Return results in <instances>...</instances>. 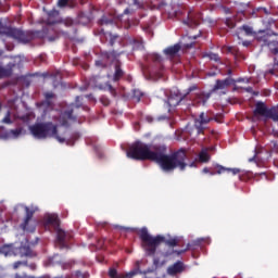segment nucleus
<instances>
[{"label":"nucleus","instance_id":"f257e3e1","mask_svg":"<svg viewBox=\"0 0 278 278\" xmlns=\"http://www.w3.org/2000/svg\"><path fill=\"white\" fill-rule=\"evenodd\" d=\"M139 238L142 242L141 247L143 251H146V255H149L150 257L155 255L157 247L161 244H166V247H175V239L166 240V237L160 235L156 237L150 236L147 228H142L140 230Z\"/></svg>","mask_w":278,"mask_h":278},{"label":"nucleus","instance_id":"f03ea898","mask_svg":"<svg viewBox=\"0 0 278 278\" xmlns=\"http://www.w3.org/2000/svg\"><path fill=\"white\" fill-rule=\"evenodd\" d=\"M30 134L38 140H45L47 138H55L58 142L64 143L65 139L58 135V126L51 122L37 123L30 126Z\"/></svg>","mask_w":278,"mask_h":278},{"label":"nucleus","instance_id":"7ed1b4c3","mask_svg":"<svg viewBox=\"0 0 278 278\" xmlns=\"http://www.w3.org/2000/svg\"><path fill=\"white\" fill-rule=\"evenodd\" d=\"M155 153V146L151 147V144H147L142 141L134 142L127 151V157L130 160H138L144 162L149 160H153V155Z\"/></svg>","mask_w":278,"mask_h":278},{"label":"nucleus","instance_id":"20e7f679","mask_svg":"<svg viewBox=\"0 0 278 278\" xmlns=\"http://www.w3.org/2000/svg\"><path fill=\"white\" fill-rule=\"evenodd\" d=\"M151 162H155L162 170L168 173V170L175 169V153L168 155L166 154V146H154V154Z\"/></svg>","mask_w":278,"mask_h":278},{"label":"nucleus","instance_id":"39448f33","mask_svg":"<svg viewBox=\"0 0 278 278\" xmlns=\"http://www.w3.org/2000/svg\"><path fill=\"white\" fill-rule=\"evenodd\" d=\"M81 108V97H76V104H72L67 110L61 113L59 117V123L62 127H70V123H75L77 121V110Z\"/></svg>","mask_w":278,"mask_h":278},{"label":"nucleus","instance_id":"423d86ee","mask_svg":"<svg viewBox=\"0 0 278 278\" xmlns=\"http://www.w3.org/2000/svg\"><path fill=\"white\" fill-rule=\"evenodd\" d=\"M3 34L8 38H13V40H17V42H23L24 45L31 42V35L17 28L8 27Z\"/></svg>","mask_w":278,"mask_h":278},{"label":"nucleus","instance_id":"0eeeda50","mask_svg":"<svg viewBox=\"0 0 278 278\" xmlns=\"http://www.w3.org/2000/svg\"><path fill=\"white\" fill-rule=\"evenodd\" d=\"M123 52H117L116 50L113 51H102L100 53V59L96 61V66H100V68H108V64L112 60H116V58L121 56Z\"/></svg>","mask_w":278,"mask_h":278},{"label":"nucleus","instance_id":"6e6552de","mask_svg":"<svg viewBox=\"0 0 278 278\" xmlns=\"http://www.w3.org/2000/svg\"><path fill=\"white\" fill-rule=\"evenodd\" d=\"M73 238L71 232L64 231L62 228L56 230L55 245L59 249H68V241Z\"/></svg>","mask_w":278,"mask_h":278},{"label":"nucleus","instance_id":"1a4fd4ad","mask_svg":"<svg viewBox=\"0 0 278 278\" xmlns=\"http://www.w3.org/2000/svg\"><path fill=\"white\" fill-rule=\"evenodd\" d=\"M186 160H188V151L186 149H180L175 154V168L184 170L186 168Z\"/></svg>","mask_w":278,"mask_h":278},{"label":"nucleus","instance_id":"9d476101","mask_svg":"<svg viewBox=\"0 0 278 278\" xmlns=\"http://www.w3.org/2000/svg\"><path fill=\"white\" fill-rule=\"evenodd\" d=\"M175 253L176 255H181L182 253H186V251H189L191 248L190 243L186 244L184 241V237H176L175 239Z\"/></svg>","mask_w":278,"mask_h":278},{"label":"nucleus","instance_id":"9b49d317","mask_svg":"<svg viewBox=\"0 0 278 278\" xmlns=\"http://www.w3.org/2000/svg\"><path fill=\"white\" fill-rule=\"evenodd\" d=\"M14 68H16V63H8L5 67L0 63V79H5L12 77L14 74Z\"/></svg>","mask_w":278,"mask_h":278},{"label":"nucleus","instance_id":"f8f14e48","mask_svg":"<svg viewBox=\"0 0 278 278\" xmlns=\"http://www.w3.org/2000/svg\"><path fill=\"white\" fill-rule=\"evenodd\" d=\"M123 64L121 61H116L115 63V72L113 74V81H121L123 77H125V71H123Z\"/></svg>","mask_w":278,"mask_h":278},{"label":"nucleus","instance_id":"ddd939ff","mask_svg":"<svg viewBox=\"0 0 278 278\" xmlns=\"http://www.w3.org/2000/svg\"><path fill=\"white\" fill-rule=\"evenodd\" d=\"M58 16H60V11L52 10L48 13V18L42 20L46 25H55L58 23Z\"/></svg>","mask_w":278,"mask_h":278},{"label":"nucleus","instance_id":"4468645a","mask_svg":"<svg viewBox=\"0 0 278 278\" xmlns=\"http://www.w3.org/2000/svg\"><path fill=\"white\" fill-rule=\"evenodd\" d=\"M25 212H26V216L22 224L23 229H27V227H29V220H31V218H34V214H36V210H30L29 206H26Z\"/></svg>","mask_w":278,"mask_h":278},{"label":"nucleus","instance_id":"2eb2a0df","mask_svg":"<svg viewBox=\"0 0 278 278\" xmlns=\"http://www.w3.org/2000/svg\"><path fill=\"white\" fill-rule=\"evenodd\" d=\"M17 253L20 257H34V251H31V248L29 245H21L17 249Z\"/></svg>","mask_w":278,"mask_h":278},{"label":"nucleus","instance_id":"dca6fc26","mask_svg":"<svg viewBox=\"0 0 278 278\" xmlns=\"http://www.w3.org/2000/svg\"><path fill=\"white\" fill-rule=\"evenodd\" d=\"M210 151H214V148H203L198 155L199 162H202L203 164L210 162Z\"/></svg>","mask_w":278,"mask_h":278},{"label":"nucleus","instance_id":"f3484780","mask_svg":"<svg viewBox=\"0 0 278 278\" xmlns=\"http://www.w3.org/2000/svg\"><path fill=\"white\" fill-rule=\"evenodd\" d=\"M184 23L185 25H188V27H197L199 25V16H197L194 13H190Z\"/></svg>","mask_w":278,"mask_h":278},{"label":"nucleus","instance_id":"a211bd4d","mask_svg":"<svg viewBox=\"0 0 278 278\" xmlns=\"http://www.w3.org/2000/svg\"><path fill=\"white\" fill-rule=\"evenodd\" d=\"M23 134H25V129L23 127H17L15 129H11L7 131L8 138H13V139L21 138Z\"/></svg>","mask_w":278,"mask_h":278},{"label":"nucleus","instance_id":"6ab92c4d","mask_svg":"<svg viewBox=\"0 0 278 278\" xmlns=\"http://www.w3.org/2000/svg\"><path fill=\"white\" fill-rule=\"evenodd\" d=\"M21 266H26V267L30 268V270H36V263L28 264L27 261H17V262L13 263L14 270H18V268H21Z\"/></svg>","mask_w":278,"mask_h":278},{"label":"nucleus","instance_id":"aec40b11","mask_svg":"<svg viewBox=\"0 0 278 278\" xmlns=\"http://www.w3.org/2000/svg\"><path fill=\"white\" fill-rule=\"evenodd\" d=\"M211 118L208 116H206L205 113H201L199 118L195 121V125L198 127H201L202 125H207V123H210Z\"/></svg>","mask_w":278,"mask_h":278},{"label":"nucleus","instance_id":"412c9836","mask_svg":"<svg viewBox=\"0 0 278 278\" xmlns=\"http://www.w3.org/2000/svg\"><path fill=\"white\" fill-rule=\"evenodd\" d=\"M58 8L64 9V8H74L75 1L73 0H58L56 3Z\"/></svg>","mask_w":278,"mask_h":278},{"label":"nucleus","instance_id":"4be33fe9","mask_svg":"<svg viewBox=\"0 0 278 278\" xmlns=\"http://www.w3.org/2000/svg\"><path fill=\"white\" fill-rule=\"evenodd\" d=\"M149 60H151V62H153L154 64H159L162 68V62H163L162 55L157 53H153V54H150Z\"/></svg>","mask_w":278,"mask_h":278},{"label":"nucleus","instance_id":"5701e85b","mask_svg":"<svg viewBox=\"0 0 278 278\" xmlns=\"http://www.w3.org/2000/svg\"><path fill=\"white\" fill-rule=\"evenodd\" d=\"M164 55L169 60H175V46H170L164 50Z\"/></svg>","mask_w":278,"mask_h":278},{"label":"nucleus","instance_id":"b1692460","mask_svg":"<svg viewBox=\"0 0 278 278\" xmlns=\"http://www.w3.org/2000/svg\"><path fill=\"white\" fill-rule=\"evenodd\" d=\"M188 270V266H186L182 262H177L175 264V273L176 275L179 273H186Z\"/></svg>","mask_w":278,"mask_h":278},{"label":"nucleus","instance_id":"393cba45","mask_svg":"<svg viewBox=\"0 0 278 278\" xmlns=\"http://www.w3.org/2000/svg\"><path fill=\"white\" fill-rule=\"evenodd\" d=\"M208 99H210V96H205L203 93H200V94L197 96L194 101L199 105H201V103H202V105H205V103L207 102Z\"/></svg>","mask_w":278,"mask_h":278},{"label":"nucleus","instance_id":"a878e982","mask_svg":"<svg viewBox=\"0 0 278 278\" xmlns=\"http://www.w3.org/2000/svg\"><path fill=\"white\" fill-rule=\"evenodd\" d=\"M227 86H229V80H217L214 90H224Z\"/></svg>","mask_w":278,"mask_h":278},{"label":"nucleus","instance_id":"bb28decb","mask_svg":"<svg viewBox=\"0 0 278 278\" xmlns=\"http://www.w3.org/2000/svg\"><path fill=\"white\" fill-rule=\"evenodd\" d=\"M46 223H47V225H58V223H60V220L58 219L56 215H49L46 218Z\"/></svg>","mask_w":278,"mask_h":278},{"label":"nucleus","instance_id":"cd10ccee","mask_svg":"<svg viewBox=\"0 0 278 278\" xmlns=\"http://www.w3.org/2000/svg\"><path fill=\"white\" fill-rule=\"evenodd\" d=\"M54 98H55V93H53V92H46L45 93L46 104L48 106L53 105V102H51V99H54Z\"/></svg>","mask_w":278,"mask_h":278},{"label":"nucleus","instance_id":"c85d7f7f","mask_svg":"<svg viewBox=\"0 0 278 278\" xmlns=\"http://www.w3.org/2000/svg\"><path fill=\"white\" fill-rule=\"evenodd\" d=\"M100 25H114V18L102 16L100 20Z\"/></svg>","mask_w":278,"mask_h":278},{"label":"nucleus","instance_id":"c756f323","mask_svg":"<svg viewBox=\"0 0 278 278\" xmlns=\"http://www.w3.org/2000/svg\"><path fill=\"white\" fill-rule=\"evenodd\" d=\"M132 49L135 51H141L142 49H144V45L142 43V41L134 40L132 41Z\"/></svg>","mask_w":278,"mask_h":278},{"label":"nucleus","instance_id":"7c9ffc66","mask_svg":"<svg viewBox=\"0 0 278 278\" xmlns=\"http://www.w3.org/2000/svg\"><path fill=\"white\" fill-rule=\"evenodd\" d=\"M12 113L10 111L7 112L4 118H2L1 123L4 125H12Z\"/></svg>","mask_w":278,"mask_h":278},{"label":"nucleus","instance_id":"2f4dec72","mask_svg":"<svg viewBox=\"0 0 278 278\" xmlns=\"http://www.w3.org/2000/svg\"><path fill=\"white\" fill-rule=\"evenodd\" d=\"M61 25H64L65 27H73V25H75V22L73 21V18L67 17L61 22Z\"/></svg>","mask_w":278,"mask_h":278},{"label":"nucleus","instance_id":"473e14b6","mask_svg":"<svg viewBox=\"0 0 278 278\" xmlns=\"http://www.w3.org/2000/svg\"><path fill=\"white\" fill-rule=\"evenodd\" d=\"M75 277L76 278H88V277H90V273L81 271V270H76L75 271Z\"/></svg>","mask_w":278,"mask_h":278},{"label":"nucleus","instance_id":"72a5a7b5","mask_svg":"<svg viewBox=\"0 0 278 278\" xmlns=\"http://www.w3.org/2000/svg\"><path fill=\"white\" fill-rule=\"evenodd\" d=\"M136 275H138V271L131 270V271L126 273V274H119L118 278H134V277H136Z\"/></svg>","mask_w":278,"mask_h":278},{"label":"nucleus","instance_id":"f704fd0d","mask_svg":"<svg viewBox=\"0 0 278 278\" xmlns=\"http://www.w3.org/2000/svg\"><path fill=\"white\" fill-rule=\"evenodd\" d=\"M78 18H79V22L80 23H90V17L89 16H86V13H80L78 15Z\"/></svg>","mask_w":278,"mask_h":278},{"label":"nucleus","instance_id":"c9c22d12","mask_svg":"<svg viewBox=\"0 0 278 278\" xmlns=\"http://www.w3.org/2000/svg\"><path fill=\"white\" fill-rule=\"evenodd\" d=\"M109 277L111 278H119L121 277V274H118V271L114 268H111L109 270Z\"/></svg>","mask_w":278,"mask_h":278},{"label":"nucleus","instance_id":"e433bc0d","mask_svg":"<svg viewBox=\"0 0 278 278\" xmlns=\"http://www.w3.org/2000/svg\"><path fill=\"white\" fill-rule=\"evenodd\" d=\"M116 40H118V35L110 34V41H109L110 47H114Z\"/></svg>","mask_w":278,"mask_h":278},{"label":"nucleus","instance_id":"4c0bfd02","mask_svg":"<svg viewBox=\"0 0 278 278\" xmlns=\"http://www.w3.org/2000/svg\"><path fill=\"white\" fill-rule=\"evenodd\" d=\"M216 168H217L216 170L217 175H222V173H227V168L224 166L217 165Z\"/></svg>","mask_w":278,"mask_h":278},{"label":"nucleus","instance_id":"58836bf2","mask_svg":"<svg viewBox=\"0 0 278 278\" xmlns=\"http://www.w3.org/2000/svg\"><path fill=\"white\" fill-rule=\"evenodd\" d=\"M100 101H101L102 105H104L105 108H108V105H110V103H111L106 97L100 98Z\"/></svg>","mask_w":278,"mask_h":278},{"label":"nucleus","instance_id":"ea45409f","mask_svg":"<svg viewBox=\"0 0 278 278\" xmlns=\"http://www.w3.org/2000/svg\"><path fill=\"white\" fill-rule=\"evenodd\" d=\"M167 273H168V275H172V277H175V264H174V265H170V266L167 268Z\"/></svg>","mask_w":278,"mask_h":278},{"label":"nucleus","instance_id":"a19ab883","mask_svg":"<svg viewBox=\"0 0 278 278\" xmlns=\"http://www.w3.org/2000/svg\"><path fill=\"white\" fill-rule=\"evenodd\" d=\"M227 173H231L232 175L240 174V168H227Z\"/></svg>","mask_w":278,"mask_h":278},{"label":"nucleus","instance_id":"79ce46f5","mask_svg":"<svg viewBox=\"0 0 278 278\" xmlns=\"http://www.w3.org/2000/svg\"><path fill=\"white\" fill-rule=\"evenodd\" d=\"M134 97L137 98V101H140V98L143 97V94L139 90H135L134 91Z\"/></svg>","mask_w":278,"mask_h":278},{"label":"nucleus","instance_id":"37998d69","mask_svg":"<svg viewBox=\"0 0 278 278\" xmlns=\"http://www.w3.org/2000/svg\"><path fill=\"white\" fill-rule=\"evenodd\" d=\"M243 31H245V34L249 36V34H253V28L249 27V26H243L242 27Z\"/></svg>","mask_w":278,"mask_h":278},{"label":"nucleus","instance_id":"c03bdc74","mask_svg":"<svg viewBox=\"0 0 278 278\" xmlns=\"http://www.w3.org/2000/svg\"><path fill=\"white\" fill-rule=\"evenodd\" d=\"M109 91L111 92V94H113V97H116V89H114V87L112 85H108Z\"/></svg>","mask_w":278,"mask_h":278},{"label":"nucleus","instance_id":"a18cd8bd","mask_svg":"<svg viewBox=\"0 0 278 278\" xmlns=\"http://www.w3.org/2000/svg\"><path fill=\"white\" fill-rule=\"evenodd\" d=\"M131 0H117V3L119 5H123L124 3H130ZM134 3H136V0H132Z\"/></svg>","mask_w":278,"mask_h":278},{"label":"nucleus","instance_id":"49530a36","mask_svg":"<svg viewBox=\"0 0 278 278\" xmlns=\"http://www.w3.org/2000/svg\"><path fill=\"white\" fill-rule=\"evenodd\" d=\"M14 278H28L26 274H15V277Z\"/></svg>","mask_w":278,"mask_h":278},{"label":"nucleus","instance_id":"de8ad7c7","mask_svg":"<svg viewBox=\"0 0 278 278\" xmlns=\"http://www.w3.org/2000/svg\"><path fill=\"white\" fill-rule=\"evenodd\" d=\"M210 58H211V60H218V55L217 54H210Z\"/></svg>","mask_w":278,"mask_h":278},{"label":"nucleus","instance_id":"09e8293b","mask_svg":"<svg viewBox=\"0 0 278 278\" xmlns=\"http://www.w3.org/2000/svg\"><path fill=\"white\" fill-rule=\"evenodd\" d=\"M147 123H153V118L151 116L146 117Z\"/></svg>","mask_w":278,"mask_h":278},{"label":"nucleus","instance_id":"8fccbe9b","mask_svg":"<svg viewBox=\"0 0 278 278\" xmlns=\"http://www.w3.org/2000/svg\"><path fill=\"white\" fill-rule=\"evenodd\" d=\"M202 173H204L205 175H207V173H210V168L204 167L203 170H202Z\"/></svg>","mask_w":278,"mask_h":278},{"label":"nucleus","instance_id":"3c124183","mask_svg":"<svg viewBox=\"0 0 278 278\" xmlns=\"http://www.w3.org/2000/svg\"><path fill=\"white\" fill-rule=\"evenodd\" d=\"M121 229H122L123 231H131V228H127V227H121Z\"/></svg>","mask_w":278,"mask_h":278},{"label":"nucleus","instance_id":"603ef678","mask_svg":"<svg viewBox=\"0 0 278 278\" xmlns=\"http://www.w3.org/2000/svg\"><path fill=\"white\" fill-rule=\"evenodd\" d=\"M251 45V42L249 41H243V47H249Z\"/></svg>","mask_w":278,"mask_h":278},{"label":"nucleus","instance_id":"864d4df0","mask_svg":"<svg viewBox=\"0 0 278 278\" xmlns=\"http://www.w3.org/2000/svg\"><path fill=\"white\" fill-rule=\"evenodd\" d=\"M181 46L180 45H176L175 46V51H176V53H177V51H179V48H180Z\"/></svg>","mask_w":278,"mask_h":278},{"label":"nucleus","instance_id":"5fc2aeb1","mask_svg":"<svg viewBox=\"0 0 278 278\" xmlns=\"http://www.w3.org/2000/svg\"><path fill=\"white\" fill-rule=\"evenodd\" d=\"M124 14H130L129 9H125V10H124Z\"/></svg>","mask_w":278,"mask_h":278},{"label":"nucleus","instance_id":"6e6d98bb","mask_svg":"<svg viewBox=\"0 0 278 278\" xmlns=\"http://www.w3.org/2000/svg\"><path fill=\"white\" fill-rule=\"evenodd\" d=\"M157 264H160V261H157V258H154V265L157 266Z\"/></svg>","mask_w":278,"mask_h":278},{"label":"nucleus","instance_id":"4d7b16f0","mask_svg":"<svg viewBox=\"0 0 278 278\" xmlns=\"http://www.w3.org/2000/svg\"><path fill=\"white\" fill-rule=\"evenodd\" d=\"M65 268H71V263H68L67 265H65Z\"/></svg>","mask_w":278,"mask_h":278},{"label":"nucleus","instance_id":"13d9d810","mask_svg":"<svg viewBox=\"0 0 278 278\" xmlns=\"http://www.w3.org/2000/svg\"><path fill=\"white\" fill-rule=\"evenodd\" d=\"M274 53L277 54L278 53V49H274Z\"/></svg>","mask_w":278,"mask_h":278},{"label":"nucleus","instance_id":"bf43d9fd","mask_svg":"<svg viewBox=\"0 0 278 278\" xmlns=\"http://www.w3.org/2000/svg\"><path fill=\"white\" fill-rule=\"evenodd\" d=\"M189 166L192 168V167H194L195 165H194V163H191Z\"/></svg>","mask_w":278,"mask_h":278},{"label":"nucleus","instance_id":"052dcab7","mask_svg":"<svg viewBox=\"0 0 278 278\" xmlns=\"http://www.w3.org/2000/svg\"><path fill=\"white\" fill-rule=\"evenodd\" d=\"M51 77H58V74H55V75H51Z\"/></svg>","mask_w":278,"mask_h":278},{"label":"nucleus","instance_id":"680f3d73","mask_svg":"<svg viewBox=\"0 0 278 278\" xmlns=\"http://www.w3.org/2000/svg\"><path fill=\"white\" fill-rule=\"evenodd\" d=\"M211 175H216V173H211Z\"/></svg>","mask_w":278,"mask_h":278},{"label":"nucleus","instance_id":"e2e57ef3","mask_svg":"<svg viewBox=\"0 0 278 278\" xmlns=\"http://www.w3.org/2000/svg\"><path fill=\"white\" fill-rule=\"evenodd\" d=\"M140 264V262H137V266Z\"/></svg>","mask_w":278,"mask_h":278},{"label":"nucleus","instance_id":"0e129e2a","mask_svg":"<svg viewBox=\"0 0 278 278\" xmlns=\"http://www.w3.org/2000/svg\"><path fill=\"white\" fill-rule=\"evenodd\" d=\"M0 110H1V104H0Z\"/></svg>","mask_w":278,"mask_h":278}]
</instances>
